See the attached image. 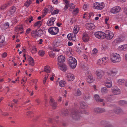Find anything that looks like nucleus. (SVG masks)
I'll list each match as a JSON object with an SVG mask.
<instances>
[{
  "instance_id": "50",
  "label": "nucleus",
  "mask_w": 127,
  "mask_h": 127,
  "mask_svg": "<svg viewBox=\"0 0 127 127\" xmlns=\"http://www.w3.org/2000/svg\"><path fill=\"white\" fill-rule=\"evenodd\" d=\"M78 11L79 10L78 8H76L73 10L72 12V13L73 15H76L77 14Z\"/></svg>"
},
{
  "instance_id": "52",
  "label": "nucleus",
  "mask_w": 127,
  "mask_h": 127,
  "mask_svg": "<svg viewBox=\"0 0 127 127\" xmlns=\"http://www.w3.org/2000/svg\"><path fill=\"white\" fill-rule=\"evenodd\" d=\"M111 95H108L105 97V98L108 101H111L112 100V98L111 97Z\"/></svg>"
},
{
  "instance_id": "46",
  "label": "nucleus",
  "mask_w": 127,
  "mask_h": 127,
  "mask_svg": "<svg viewBox=\"0 0 127 127\" xmlns=\"http://www.w3.org/2000/svg\"><path fill=\"white\" fill-rule=\"evenodd\" d=\"M60 11L59 10L56 9L54 10L53 12H51V14L54 15L56 14H57Z\"/></svg>"
},
{
  "instance_id": "25",
  "label": "nucleus",
  "mask_w": 127,
  "mask_h": 127,
  "mask_svg": "<svg viewBox=\"0 0 127 127\" xmlns=\"http://www.w3.org/2000/svg\"><path fill=\"white\" fill-rule=\"evenodd\" d=\"M90 95L89 93L86 92L84 94L83 98L85 100L89 99H90Z\"/></svg>"
},
{
  "instance_id": "12",
  "label": "nucleus",
  "mask_w": 127,
  "mask_h": 127,
  "mask_svg": "<svg viewBox=\"0 0 127 127\" xmlns=\"http://www.w3.org/2000/svg\"><path fill=\"white\" fill-rule=\"evenodd\" d=\"M105 111V109L103 108L97 107L94 108V112L96 114L102 113Z\"/></svg>"
},
{
  "instance_id": "41",
  "label": "nucleus",
  "mask_w": 127,
  "mask_h": 127,
  "mask_svg": "<svg viewBox=\"0 0 127 127\" xmlns=\"http://www.w3.org/2000/svg\"><path fill=\"white\" fill-rule=\"evenodd\" d=\"M61 114L64 116H66L68 115V111L67 110L65 111H62Z\"/></svg>"
},
{
  "instance_id": "11",
  "label": "nucleus",
  "mask_w": 127,
  "mask_h": 127,
  "mask_svg": "<svg viewBox=\"0 0 127 127\" xmlns=\"http://www.w3.org/2000/svg\"><path fill=\"white\" fill-rule=\"evenodd\" d=\"M95 73L97 76V78L98 79H101L104 74V72L103 71L100 69H98L96 70Z\"/></svg>"
},
{
  "instance_id": "57",
  "label": "nucleus",
  "mask_w": 127,
  "mask_h": 127,
  "mask_svg": "<svg viewBox=\"0 0 127 127\" xmlns=\"http://www.w3.org/2000/svg\"><path fill=\"white\" fill-rule=\"evenodd\" d=\"M32 114V112H28L27 113L26 115L29 117H31L32 116H31Z\"/></svg>"
},
{
  "instance_id": "9",
  "label": "nucleus",
  "mask_w": 127,
  "mask_h": 127,
  "mask_svg": "<svg viewBox=\"0 0 127 127\" xmlns=\"http://www.w3.org/2000/svg\"><path fill=\"white\" fill-rule=\"evenodd\" d=\"M31 34L32 36L36 38L41 35V33H39L38 30H32L31 32Z\"/></svg>"
},
{
  "instance_id": "38",
  "label": "nucleus",
  "mask_w": 127,
  "mask_h": 127,
  "mask_svg": "<svg viewBox=\"0 0 127 127\" xmlns=\"http://www.w3.org/2000/svg\"><path fill=\"white\" fill-rule=\"evenodd\" d=\"M66 84V82L63 80L59 82V86L61 87H64Z\"/></svg>"
},
{
  "instance_id": "21",
  "label": "nucleus",
  "mask_w": 127,
  "mask_h": 127,
  "mask_svg": "<svg viewBox=\"0 0 127 127\" xmlns=\"http://www.w3.org/2000/svg\"><path fill=\"white\" fill-rule=\"evenodd\" d=\"M94 97L95 100L97 102H101L103 101L104 100L103 99H100L98 95H94Z\"/></svg>"
},
{
  "instance_id": "6",
  "label": "nucleus",
  "mask_w": 127,
  "mask_h": 127,
  "mask_svg": "<svg viewBox=\"0 0 127 127\" xmlns=\"http://www.w3.org/2000/svg\"><path fill=\"white\" fill-rule=\"evenodd\" d=\"M59 31L58 28L57 27H51L48 29L49 33L52 35L57 34Z\"/></svg>"
},
{
  "instance_id": "51",
  "label": "nucleus",
  "mask_w": 127,
  "mask_h": 127,
  "mask_svg": "<svg viewBox=\"0 0 127 127\" xmlns=\"http://www.w3.org/2000/svg\"><path fill=\"white\" fill-rule=\"evenodd\" d=\"M127 47V45H121L120 46V48H121V49L125 50Z\"/></svg>"
},
{
  "instance_id": "58",
  "label": "nucleus",
  "mask_w": 127,
  "mask_h": 127,
  "mask_svg": "<svg viewBox=\"0 0 127 127\" xmlns=\"http://www.w3.org/2000/svg\"><path fill=\"white\" fill-rule=\"evenodd\" d=\"M3 29L4 30H5L7 29L8 28V23L7 22L6 23L4 24L3 25Z\"/></svg>"
},
{
  "instance_id": "42",
  "label": "nucleus",
  "mask_w": 127,
  "mask_h": 127,
  "mask_svg": "<svg viewBox=\"0 0 127 127\" xmlns=\"http://www.w3.org/2000/svg\"><path fill=\"white\" fill-rule=\"evenodd\" d=\"M38 53L40 56H43L44 55L45 52L43 50H41L39 51Z\"/></svg>"
},
{
  "instance_id": "64",
  "label": "nucleus",
  "mask_w": 127,
  "mask_h": 127,
  "mask_svg": "<svg viewBox=\"0 0 127 127\" xmlns=\"http://www.w3.org/2000/svg\"><path fill=\"white\" fill-rule=\"evenodd\" d=\"M18 28L19 30H23V25H21V26L18 27Z\"/></svg>"
},
{
  "instance_id": "35",
  "label": "nucleus",
  "mask_w": 127,
  "mask_h": 127,
  "mask_svg": "<svg viewBox=\"0 0 127 127\" xmlns=\"http://www.w3.org/2000/svg\"><path fill=\"white\" fill-rule=\"evenodd\" d=\"M16 10V8L15 7L13 6L11 8L9 11L10 15L13 14L15 12Z\"/></svg>"
},
{
  "instance_id": "28",
  "label": "nucleus",
  "mask_w": 127,
  "mask_h": 127,
  "mask_svg": "<svg viewBox=\"0 0 127 127\" xmlns=\"http://www.w3.org/2000/svg\"><path fill=\"white\" fill-rule=\"evenodd\" d=\"M60 69L62 71H65L67 70V68L66 65L63 64L61 65H60Z\"/></svg>"
},
{
  "instance_id": "43",
  "label": "nucleus",
  "mask_w": 127,
  "mask_h": 127,
  "mask_svg": "<svg viewBox=\"0 0 127 127\" xmlns=\"http://www.w3.org/2000/svg\"><path fill=\"white\" fill-rule=\"evenodd\" d=\"M5 38L3 35L0 36V43H2L4 41Z\"/></svg>"
},
{
  "instance_id": "24",
  "label": "nucleus",
  "mask_w": 127,
  "mask_h": 127,
  "mask_svg": "<svg viewBox=\"0 0 127 127\" xmlns=\"http://www.w3.org/2000/svg\"><path fill=\"white\" fill-rule=\"evenodd\" d=\"M101 123L102 124L104 123L106 125L105 127H113L112 125L109 124V122L108 121H106L104 120L102 121Z\"/></svg>"
},
{
  "instance_id": "19",
  "label": "nucleus",
  "mask_w": 127,
  "mask_h": 127,
  "mask_svg": "<svg viewBox=\"0 0 127 127\" xmlns=\"http://www.w3.org/2000/svg\"><path fill=\"white\" fill-rule=\"evenodd\" d=\"M114 112L116 114L120 115L123 113V112L121 109L119 108H115L114 109Z\"/></svg>"
},
{
  "instance_id": "4",
  "label": "nucleus",
  "mask_w": 127,
  "mask_h": 127,
  "mask_svg": "<svg viewBox=\"0 0 127 127\" xmlns=\"http://www.w3.org/2000/svg\"><path fill=\"white\" fill-rule=\"evenodd\" d=\"M80 108L82 109V110L80 111L79 112L81 113H84L86 114H89V113L87 112L84 109L86 108L87 107V105L84 102L82 101L80 102Z\"/></svg>"
},
{
  "instance_id": "23",
  "label": "nucleus",
  "mask_w": 127,
  "mask_h": 127,
  "mask_svg": "<svg viewBox=\"0 0 127 127\" xmlns=\"http://www.w3.org/2000/svg\"><path fill=\"white\" fill-rule=\"evenodd\" d=\"M122 41V39L120 38H118L115 39L112 42V44L114 45L117 44L118 43Z\"/></svg>"
},
{
  "instance_id": "61",
  "label": "nucleus",
  "mask_w": 127,
  "mask_h": 127,
  "mask_svg": "<svg viewBox=\"0 0 127 127\" xmlns=\"http://www.w3.org/2000/svg\"><path fill=\"white\" fill-rule=\"evenodd\" d=\"M101 60H102L101 59V60H98L97 63V64L99 65H101V64L102 63L103 64H104V63H103L102 61H101Z\"/></svg>"
},
{
  "instance_id": "16",
  "label": "nucleus",
  "mask_w": 127,
  "mask_h": 127,
  "mask_svg": "<svg viewBox=\"0 0 127 127\" xmlns=\"http://www.w3.org/2000/svg\"><path fill=\"white\" fill-rule=\"evenodd\" d=\"M61 42L59 39H56L54 41L53 44L54 47H57L61 44Z\"/></svg>"
},
{
  "instance_id": "34",
  "label": "nucleus",
  "mask_w": 127,
  "mask_h": 127,
  "mask_svg": "<svg viewBox=\"0 0 127 127\" xmlns=\"http://www.w3.org/2000/svg\"><path fill=\"white\" fill-rule=\"evenodd\" d=\"M118 103L121 105H125L127 104V102L124 100H121L119 101Z\"/></svg>"
},
{
  "instance_id": "40",
  "label": "nucleus",
  "mask_w": 127,
  "mask_h": 127,
  "mask_svg": "<svg viewBox=\"0 0 127 127\" xmlns=\"http://www.w3.org/2000/svg\"><path fill=\"white\" fill-rule=\"evenodd\" d=\"M101 91L102 93H106L108 91V90L106 87H104L101 89Z\"/></svg>"
},
{
  "instance_id": "17",
  "label": "nucleus",
  "mask_w": 127,
  "mask_h": 127,
  "mask_svg": "<svg viewBox=\"0 0 127 127\" xmlns=\"http://www.w3.org/2000/svg\"><path fill=\"white\" fill-rule=\"evenodd\" d=\"M66 79L69 81H73L74 79L73 75L70 73H68L66 76Z\"/></svg>"
},
{
  "instance_id": "47",
  "label": "nucleus",
  "mask_w": 127,
  "mask_h": 127,
  "mask_svg": "<svg viewBox=\"0 0 127 127\" xmlns=\"http://www.w3.org/2000/svg\"><path fill=\"white\" fill-rule=\"evenodd\" d=\"M33 17L31 16V17H30L29 18L27 19L26 20V23H27L28 22H29V23H30L33 21Z\"/></svg>"
},
{
  "instance_id": "10",
  "label": "nucleus",
  "mask_w": 127,
  "mask_h": 127,
  "mask_svg": "<svg viewBox=\"0 0 127 127\" xmlns=\"http://www.w3.org/2000/svg\"><path fill=\"white\" fill-rule=\"evenodd\" d=\"M121 9V7L120 6L114 7L111 9L110 12L112 13L116 14L120 12Z\"/></svg>"
},
{
  "instance_id": "45",
  "label": "nucleus",
  "mask_w": 127,
  "mask_h": 127,
  "mask_svg": "<svg viewBox=\"0 0 127 127\" xmlns=\"http://www.w3.org/2000/svg\"><path fill=\"white\" fill-rule=\"evenodd\" d=\"M49 55L50 57L52 58H54L55 56V54L52 51H51L49 53Z\"/></svg>"
},
{
  "instance_id": "62",
  "label": "nucleus",
  "mask_w": 127,
  "mask_h": 127,
  "mask_svg": "<svg viewBox=\"0 0 127 127\" xmlns=\"http://www.w3.org/2000/svg\"><path fill=\"white\" fill-rule=\"evenodd\" d=\"M31 31V29L30 28H28L27 29L26 31V33L29 34V33Z\"/></svg>"
},
{
  "instance_id": "48",
  "label": "nucleus",
  "mask_w": 127,
  "mask_h": 127,
  "mask_svg": "<svg viewBox=\"0 0 127 127\" xmlns=\"http://www.w3.org/2000/svg\"><path fill=\"white\" fill-rule=\"evenodd\" d=\"M47 8L48 9L49 12H50L52 11L54 9L50 5L48 6Z\"/></svg>"
},
{
  "instance_id": "1",
  "label": "nucleus",
  "mask_w": 127,
  "mask_h": 127,
  "mask_svg": "<svg viewBox=\"0 0 127 127\" xmlns=\"http://www.w3.org/2000/svg\"><path fill=\"white\" fill-rule=\"evenodd\" d=\"M110 58L111 61L113 63L119 62L121 60L120 55L117 53L112 54Z\"/></svg>"
},
{
  "instance_id": "27",
  "label": "nucleus",
  "mask_w": 127,
  "mask_h": 127,
  "mask_svg": "<svg viewBox=\"0 0 127 127\" xmlns=\"http://www.w3.org/2000/svg\"><path fill=\"white\" fill-rule=\"evenodd\" d=\"M86 75L87 78H90L91 80H93V77L90 72L87 71L86 73Z\"/></svg>"
},
{
  "instance_id": "5",
  "label": "nucleus",
  "mask_w": 127,
  "mask_h": 127,
  "mask_svg": "<svg viewBox=\"0 0 127 127\" xmlns=\"http://www.w3.org/2000/svg\"><path fill=\"white\" fill-rule=\"evenodd\" d=\"M105 6V4L103 2H96L94 4L93 8L95 9L101 10L103 9Z\"/></svg>"
},
{
  "instance_id": "14",
  "label": "nucleus",
  "mask_w": 127,
  "mask_h": 127,
  "mask_svg": "<svg viewBox=\"0 0 127 127\" xmlns=\"http://www.w3.org/2000/svg\"><path fill=\"white\" fill-rule=\"evenodd\" d=\"M112 92L114 95H119L121 93L120 90L115 86L114 87V88L112 89Z\"/></svg>"
},
{
  "instance_id": "44",
  "label": "nucleus",
  "mask_w": 127,
  "mask_h": 127,
  "mask_svg": "<svg viewBox=\"0 0 127 127\" xmlns=\"http://www.w3.org/2000/svg\"><path fill=\"white\" fill-rule=\"evenodd\" d=\"M124 82L125 80L124 79H119L118 81V84L120 85H122Z\"/></svg>"
},
{
  "instance_id": "30",
  "label": "nucleus",
  "mask_w": 127,
  "mask_h": 127,
  "mask_svg": "<svg viewBox=\"0 0 127 127\" xmlns=\"http://www.w3.org/2000/svg\"><path fill=\"white\" fill-rule=\"evenodd\" d=\"M117 72V71L116 70H113L111 71L110 72L108 73L109 75L112 76L115 75Z\"/></svg>"
},
{
  "instance_id": "2",
  "label": "nucleus",
  "mask_w": 127,
  "mask_h": 127,
  "mask_svg": "<svg viewBox=\"0 0 127 127\" xmlns=\"http://www.w3.org/2000/svg\"><path fill=\"white\" fill-rule=\"evenodd\" d=\"M68 64L71 68L74 69L76 66L77 61L75 58L71 56L69 59Z\"/></svg>"
},
{
  "instance_id": "37",
  "label": "nucleus",
  "mask_w": 127,
  "mask_h": 127,
  "mask_svg": "<svg viewBox=\"0 0 127 127\" xmlns=\"http://www.w3.org/2000/svg\"><path fill=\"white\" fill-rule=\"evenodd\" d=\"M81 94L82 93L79 89H77L76 90V91L74 94L76 96H80Z\"/></svg>"
},
{
  "instance_id": "33",
  "label": "nucleus",
  "mask_w": 127,
  "mask_h": 127,
  "mask_svg": "<svg viewBox=\"0 0 127 127\" xmlns=\"http://www.w3.org/2000/svg\"><path fill=\"white\" fill-rule=\"evenodd\" d=\"M42 22L40 21H38L36 22L34 24V27L37 26L39 28H40L42 25Z\"/></svg>"
},
{
  "instance_id": "29",
  "label": "nucleus",
  "mask_w": 127,
  "mask_h": 127,
  "mask_svg": "<svg viewBox=\"0 0 127 127\" xmlns=\"http://www.w3.org/2000/svg\"><path fill=\"white\" fill-rule=\"evenodd\" d=\"M28 61L29 64L32 66L34 65V61L32 58L30 57L28 59Z\"/></svg>"
},
{
  "instance_id": "13",
  "label": "nucleus",
  "mask_w": 127,
  "mask_h": 127,
  "mask_svg": "<svg viewBox=\"0 0 127 127\" xmlns=\"http://www.w3.org/2000/svg\"><path fill=\"white\" fill-rule=\"evenodd\" d=\"M85 26L87 29L89 30H92L94 29L95 27L94 25L91 23H86Z\"/></svg>"
},
{
  "instance_id": "32",
  "label": "nucleus",
  "mask_w": 127,
  "mask_h": 127,
  "mask_svg": "<svg viewBox=\"0 0 127 127\" xmlns=\"http://www.w3.org/2000/svg\"><path fill=\"white\" fill-rule=\"evenodd\" d=\"M43 71H45L46 73H48L50 71V68L49 66H45L44 68V70Z\"/></svg>"
},
{
  "instance_id": "53",
  "label": "nucleus",
  "mask_w": 127,
  "mask_h": 127,
  "mask_svg": "<svg viewBox=\"0 0 127 127\" xmlns=\"http://www.w3.org/2000/svg\"><path fill=\"white\" fill-rule=\"evenodd\" d=\"M73 35V34L70 33L68 34L67 36L68 39L70 40H71L72 39V38Z\"/></svg>"
},
{
  "instance_id": "39",
  "label": "nucleus",
  "mask_w": 127,
  "mask_h": 127,
  "mask_svg": "<svg viewBox=\"0 0 127 127\" xmlns=\"http://www.w3.org/2000/svg\"><path fill=\"white\" fill-rule=\"evenodd\" d=\"M8 5L7 4H4L1 6L0 8V11L2 10H4L7 8Z\"/></svg>"
},
{
  "instance_id": "8",
  "label": "nucleus",
  "mask_w": 127,
  "mask_h": 127,
  "mask_svg": "<svg viewBox=\"0 0 127 127\" xmlns=\"http://www.w3.org/2000/svg\"><path fill=\"white\" fill-rule=\"evenodd\" d=\"M71 116L72 118L75 120H78L81 117L80 116L79 114L75 110L71 112Z\"/></svg>"
},
{
  "instance_id": "18",
  "label": "nucleus",
  "mask_w": 127,
  "mask_h": 127,
  "mask_svg": "<svg viewBox=\"0 0 127 127\" xmlns=\"http://www.w3.org/2000/svg\"><path fill=\"white\" fill-rule=\"evenodd\" d=\"M50 102L53 108L54 109H55L57 106V104L54 101V99L52 98H51L50 100Z\"/></svg>"
},
{
  "instance_id": "55",
  "label": "nucleus",
  "mask_w": 127,
  "mask_h": 127,
  "mask_svg": "<svg viewBox=\"0 0 127 127\" xmlns=\"http://www.w3.org/2000/svg\"><path fill=\"white\" fill-rule=\"evenodd\" d=\"M43 12L45 15H46L47 13L48 12V8L46 7L45 8L44 10H43Z\"/></svg>"
},
{
  "instance_id": "15",
  "label": "nucleus",
  "mask_w": 127,
  "mask_h": 127,
  "mask_svg": "<svg viewBox=\"0 0 127 127\" xmlns=\"http://www.w3.org/2000/svg\"><path fill=\"white\" fill-rule=\"evenodd\" d=\"M56 19V18L55 17H51L48 21L47 23V25L49 26H51L53 25Z\"/></svg>"
},
{
  "instance_id": "26",
  "label": "nucleus",
  "mask_w": 127,
  "mask_h": 127,
  "mask_svg": "<svg viewBox=\"0 0 127 127\" xmlns=\"http://www.w3.org/2000/svg\"><path fill=\"white\" fill-rule=\"evenodd\" d=\"M112 83L111 80L106 81L105 83L106 86L108 88H110L112 86Z\"/></svg>"
},
{
  "instance_id": "20",
  "label": "nucleus",
  "mask_w": 127,
  "mask_h": 127,
  "mask_svg": "<svg viewBox=\"0 0 127 127\" xmlns=\"http://www.w3.org/2000/svg\"><path fill=\"white\" fill-rule=\"evenodd\" d=\"M65 59V57L62 55L59 56L58 58V62L61 63H63L64 62Z\"/></svg>"
},
{
  "instance_id": "54",
  "label": "nucleus",
  "mask_w": 127,
  "mask_h": 127,
  "mask_svg": "<svg viewBox=\"0 0 127 127\" xmlns=\"http://www.w3.org/2000/svg\"><path fill=\"white\" fill-rule=\"evenodd\" d=\"M97 49L96 48H94L92 50V53L93 54H96L97 53Z\"/></svg>"
},
{
  "instance_id": "36",
  "label": "nucleus",
  "mask_w": 127,
  "mask_h": 127,
  "mask_svg": "<svg viewBox=\"0 0 127 127\" xmlns=\"http://www.w3.org/2000/svg\"><path fill=\"white\" fill-rule=\"evenodd\" d=\"M79 28L77 26H75L73 30V32L75 34H77L79 30Z\"/></svg>"
},
{
  "instance_id": "56",
  "label": "nucleus",
  "mask_w": 127,
  "mask_h": 127,
  "mask_svg": "<svg viewBox=\"0 0 127 127\" xmlns=\"http://www.w3.org/2000/svg\"><path fill=\"white\" fill-rule=\"evenodd\" d=\"M48 76L49 74L46 75L44 78V80H43V83L44 84H45L46 82V80L48 77Z\"/></svg>"
},
{
  "instance_id": "31",
  "label": "nucleus",
  "mask_w": 127,
  "mask_h": 127,
  "mask_svg": "<svg viewBox=\"0 0 127 127\" xmlns=\"http://www.w3.org/2000/svg\"><path fill=\"white\" fill-rule=\"evenodd\" d=\"M32 0H27L25 3L24 5L26 7H28L32 3Z\"/></svg>"
},
{
  "instance_id": "60",
  "label": "nucleus",
  "mask_w": 127,
  "mask_h": 127,
  "mask_svg": "<svg viewBox=\"0 0 127 127\" xmlns=\"http://www.w3.org/2000/svg\"><path fill=\"white\" fill-rule=\"evenodd\" d=\"M87 82L89 83H92L93 82V80L90 79V78H87Z\"/></svg>"
},
{
  "instance_id": "59",
  "label": "nucleus",
  "mask_w": 127,
  "mask_h": 127,
  "mask_svg": "<svg viewBox=\"0 0 127 127\" xmlns=\"http://www.w3.org/2000/svg\"><path fill=\"white\" fill-rule=\"evenodd\" d=\"M31 51H33V52L34 53H35L37 51V49L35 46H34L32 47V50Z\"/></svg>"
},
{
  "instance_id": "49",
  "label": "nucleus",
  "mask_w": 127,
  "mask_h": 127,
  "mask_svg": "<svg viewBox=\"0 0 127 127\" xmlns=\"http://www.w3.org/2000/svg\"><path fill=\"white\" fill-rule=\"evenodd\" d=\"M101 60H101V61H102L104 64L105 63L107 62L108 61V58L106 57H103L102 58Z\"/></svg>"
},
{
  "instance_id": "7",
  "label": "nucleus",
  "mask_w": 127,
  "mask_h": 127,
  "mask_svg": "<svg viewBox=\"0 0 127 127\" xmlns=\"http://www.w3.org/2000/svg\"><path fill=\"white\" fill-rule=\"evenodd\" d=\"M104 32L101 31H98L95 33V36L99 39H103L104 38Z\"/></svg>"
},
{
  "instance_id": "3",
  "label": "nucleus",
  "mask_w": 127,
  "mask_h": 127,
  "mask_svg": "<svg viewBox=\"0 0 127 127\" xmlns=\"http://www.w3.org/2000/svg\"><path fill=\"white\" fill-rule=\"evenodd\" d=\"M104 33V38H106L108 40H111L114 36L113 33L109 30H106Z\"/></svg>"
},
{
  "instance_id": "63",
  "label": "nucleus",
  "mask_w": 127,
  "mask_h": 127,
  "mask_svg": "<svg viewBox=\"0 0 127 127\" xmlns=\"http://www.w3.org/2000/svg\"><path fill=\"white\" fill-rule=\"evenodd\" d=\"M38 31H41L43 32H45V29L44 28H42V29H40L39 30H38Z\"/></svg>"
},
{
  "instance_id": "22",
  "label": "nucleus",
  "mask_w": 127,
  "mask_h": 127,
  "mask_svg": "<svg viewBox=\"0 0 127 127\" xmlns=\"http://www.w3.org/2000/svg\"><path fill=\"white\" fill-rule=\"evenodd\" d=\"M82 39L84 42H87L89 40V37L87 34H84L83 35Z\"/></svg>"
}]
</instances>
